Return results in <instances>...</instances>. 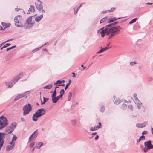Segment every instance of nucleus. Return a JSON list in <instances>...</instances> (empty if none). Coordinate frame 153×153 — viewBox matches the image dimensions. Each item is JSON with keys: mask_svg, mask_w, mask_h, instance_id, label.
<instances>
[{"mask_svg": "<svg viewBox=\"0 0 153 153\" xmlns=\"http://www.w3.org/2000/svg\"><path fill=\"white\" fill-rule=\"evenodd\" d=\"M113 25L112 23L108 25L105 27L98 30L97 33H99L100 31V34H101V36L102 37H104L105 34L107 35L110 34L108 37V39H110L116 34L117 32L120 30V26L111 27Z\"/></svg>", "mask_w": 153, "mask_h": 153, "instance_id": "f257e3e1", "label": "nucleus"}, {"mask_svg": "<svg viewBox=\"0 0 153 153\" xmlns=\"http://www.w3.org/2000/svg\"><path fill=\"white\" fill-rule=\"evenodd\" d=\"M14 21L16 26L20 27H25L24 25L25 24H24V20L21 16L19 15L16 16L14 18Z\"/></svg>", "mask_w": 153, "mask_h": 153, "instance_id": "f03ea898", "label": "nucleus"}, {"mask_svg": "<svg viewBox=\"0 0 153 153\" xmlns=\"http://www.w3.org/2000/svg\"><path fill=\"white\" fill-rule=\"evenodd\" d=\"M45 113V111L43 108L40 109L33 114L32 117V120L33 121H36L37 118L44 114Z\"/></svg>", "mask_w": 153, "mask_h": 153, "instance_id": "7ed1b4c3", "label": "nucleus"}, {"mask_svg": "<svg viewBox=\"0 0 153 153\" xmlns=\"http://www.w3.org/2000/svg\"><path fill=\"white\" fill-rule=\"evenodd\" d=\"M22 76V74L21 73H19L18 75L15 76L9 83L6 82L5 84L7 85L8 84H9L8 88H10L21 78Z\"/></svg>", "mask_w": 153, "mask_h": 153, "instance_id": "20e7f679", "label": "nucleus"}, {"mask_svg": "<svg viewBox=\"0 0 153 153\" xmlns=\"http://www.w3.org/2000/svg\"><path fill=\"white\" fill-rule=\"evenodd\" d=\"M8 121L7 118L4 116L0 117V129L1 130L7 126L8 125Z\"/></svg>", "mask_w": 153, "mask_h": 153, "instance_id": "39448f33", "label": "nucleus"}, {"mask_svg": "<svg viewBox=\"0 0 153 153\" xmlns=\"http://www.w3.org/2000/svg\"><path fill=\"white\" fill-rule=\"evenodd\" d=\"M23 115L25 116L29 114L30 112L32 110V107L31 105L28 103L27 105H26L24 106L23 109Z\"/></svg>", "mask_w": 153, "mask_h": 153, "instance_id": "423d86ee", "label": "nucleus"}, {"mask_svg": "<svg viewBox=\"0 0 153 153\" xmlns=\"http://www.w3.org/2000/svg\"><path fill=\"white\" fill-rule=\"evenodd\" d=\"M151 141L150 140L144 142L145 148H143V151L145 153L152 149H153V145L151 144Z\"/></svg>", "mask_w": 153, "mask_h": 153, "instance_id": "0eeeda50", "label": "nucleus"}, {"mask_svg": "<svg viewBox=\"0 0 153 153\" xmlns=\"http://www.w3.org/2000/svg\"><path fill=\"white\" fill-rule=\"evenodd\" d=\"M33 16H30L26 20V22L27 24V26H25V25L24 28L26 29L30 28L32 27L34 23V21L33 20H32V18Z\"/></svg>", "mask_w": 153, "mask_h": 153, "instance_id": "6e6552de", "label": "nucleus"}, {"mask_svg": "<svg viewBox=\"0 0 153 153\" xmlns=\"http://www.w3.org/2000/svg\"><path fill=\"white\" fill-rule=\"evenodd\" d=\"M7 135L5 133L0 132V150L3 146L4 143V139L5 138V135Z\"/></svg>", "mask_w": 153, "mask_h": 153, "instance_id": "1a4fd4ad", "label": "nucleus"}, {"mask_svg": "<svg viewBox=\"0 0 153 153\" xmlns=\"http://www.w3.org/2000/svg\"><path fill=\"white\" fill-rule=\"evenodd\" d=\"M37 9L39 11H40L42 10V13H44L45 11L43 9V6L42 4H37L36 3H35Z\"/></svg>", "mask_w": 153, "mask_h": 153, "instance_id": "9d476101", "label": "nucleus"}, {"mask_svg": "<svg viewBox=\"0 0 153 153\" xmlns=\"http://www.w3.org/2000/svg\"><path fill=\"white\" fill-rule=\"evenodd\" d=\"M147 124L146 122H144L142 124H137L136 125V126L138 128H143L145 127Z\"/></svg>", "mask_w": 153, "mask_h": 153, "instance_id": "9b49d317", "label": "nucleus"}, {"mask_svg": "<svg viewBox=\"0 0 153 153\" xmlns=\"http://www.w3.org/2000/svg\"><path fill=\"white\" fill-rule=\"evenodd\" d=\"M101 48V49L97 53V54H99L107 50L108 49H110L111 48L110 47H106L103 48H102V47Z\"/></svg>", "mask_w": 153, "mask_h": 153, "instance_id": "f8f14e48", "label": "nucleus"}, {"mask_svg": "<svg viewBox=\"0 0 153 153\" xmlns=\"http://www.w3.org/2000/svg\"><path fill=\"white\" fill-rule=\"evenodd\" d=\"M60 98L59 96H57L56 97L55 96L52 99V102L54 103H56Z\"/></svg>", "mask_w": 153, "mask_h": 153, "instance_id": "ddd939ff", "label": "nucleus"}, {"mask_svg": "<svg viewBox=\"0 0 153 153\" xmlns=\"http://www.w3.org/2000/svg\"><path fill=\"white\" fill-rule=\"evenodd\" d=\"M13 130V129L9 126L6 128V131L8 132V134L11 133Z\"/></svg>", "mask_w": 153, "mask_h": 153, "instance_id": "4468645a", "label": "nucleus"}, {"mask_svg": "<svg viewBox=\"0 0 153 153\" xmlns=\"http://www.w3.org/2000/svg\"><path fill=\"white\" fill-rule=\"evenodd\" d=\"M121 18L120 17L117 18L116 17H113L112 18H110L109 19V21L108 22V23H109L110 22H112L116 20L121 19Z\"/></svg>", "mask_w": 153, "mask_h": 153, "instance_id": "2eb2a0df", "label": "nucleus"}, {"mask_svg": "<svg viewBox=\"0 0 153 153\" xmlns=\"http://www.w3.org/2000/svg\"><path fill=\"white\" fill-rule=\"evenodd\" d=\"M43 143L42 142H38L36 144V147L38 149H39L41 148V147L43 145Z\"/></svg>", "mask_w": 153, "mask_h": 153, "instance_id": "dca6fc26", "label": "nucleus"}, {"mask_svg": "<svg viewBox=\"0 0 153 153\" xmlns=\"http://www.w3.org/2000/svg\"><path fill=\"white\" fill-rule=\"evenodd\" d=\"M14 148V145L13 146H7L6 147V150L7 151H10L12 150Z\"/></svg>", "mask_w": 153, "mask_h": 153, "instance_id": "f3484780", "label": "nucleus"}, {"mask_svg": "<svg viewBox=\"0 0 153 153\" xmlns=\"http://www.w3.org/2000/svg\"><path fill=\"white\" fill-rule=\"evenodd\" d=\"M43 14H42L40 16H39L36 17L35 18V20L37 22H39L41 20Z\"/></svg>", "mask_w": 153, "mask_h": 153, "instance_id": "a211bd4d", "label": "nucleus"}, {"mask_svg": "<svg viewBox=\"0 0 153 153\" xmlns=\"http://www.w3.org/2000/svg\"><path fill=\"white\" fill-rule=\"evenodd\" d=\"M17 124L16 123H13L10 125H9L14 130L16 127Z\"/></svg>", "mask_w": 153, "mask_h": 153, "instance_id": "6ab92c4d", "label": "nucleus"}, {"mask_svg": "<svg viewBox=\"0 0 153 153\" xmlns=\"http://www.w3.org/2000/svg\"><path fill=\"white\" fill-rule=\"evenodd\" d=\"M37 131V130H36L29 137V141H30L31 140V138L33 137V135L34 136L33 137V139L34 138H35V139L36 137H35L34 135H35V133L36 132V131Z\"/></svg>", "mask_w": 153, "mask_h": 153, "instance_id": "aec40b11", "label": "nucleus"}, {"mask_svg": "<svg viewBox=\"0 0 153 153\" xmlns=\"http://www.w3.org/2000/svg\"><path fill=\"white\" fill-rule=\"evenodd\" d=\"M27 92H28L29 94L30 93V91H26V92H25L24 93L20 94H19V97L20 98H22L25 97V95H27L26 93Z\"/></svg>", "mask_w": 153, "mask_h": 153, "instance_id": "412c9836", "label": "nucleus"}, {"mask_svg": "<svg viewBox=\"0 0 153 153\" xmlns=\"http://www.w3.org/2000/svg\"><path fill=\"white\" fill-rule=\"evenodd\" d=\"M49 98H46L45 97H43V101L42 102V100H41V105H43L45 104L46 102L49 100Z\"/></svg>", "mask_w": 153, "mask_h": 153, "instance_id": "4be33fe9", "label": "nucleus"}, {"mask_svg": "<svg viewBox=\"0 0 153 153\" xmlns=\"http://www.w3.org/2000/svg\"><path fill=\"white\" fill-rule=\"evenodd\" d=\"M30 7L29 8V9L28 10V12L31 11V12H34L35 11V9L33 5H30Z\"/></svg>", "mask_w": 153, "mask_h": 153, "instance_id": "5701e85b", "label": "nucleus"}, {"mask_svg": "<svg viewBox=\"0 0 153 153\" xmlns=\"http://www.w3.org/2000/svg\"><path fill=\"white\" fill-rule=\"evenodd\" d=\"M84 3H82L81 5H80L77 8L76 11H75V9L76 8V7H74V14H76L77 13L79 9L81 7L82 5Z\"/></svg>", "mask_w": 153, "mask_h": 153, "instance_id": "b1692460", "label": "nucleus"}, {"mask_svg": "<svg viewBox=\"0 0 153 153\" xmlns=\"http://www.w3.org/2000/svg\"><path fill=\"white\" fill-rule=\"evenodd\" d=\"M71 122L72 123V125L74 126H75L77 123V120L76 119H73L71 120Z\"/></svg>", "mask_w": 153, "mask_h": 153, "instance_id": "393cba45", "label": "nucleus"}, {"mask_svg": "<svg viewBox=\"0 0 153 153\" xmlns=\"http://www.w3.org/2000/svg\"><path fill=\"white\" fill-rule=\"evenodd\" d=\"M52 87V84H49L48 85H47L45 86L43 88L44 89H51Z\"/></svg>", "mask_w": 153, "mask_h": 153, "instance_id": "a878e982", "label": "nucleus"}, {"mask_svg": "<svg viewBox=\"0 0 153 153\" xmlns=\"http://www.w3.org/2000/svg\"><path fill=\"white\" fill-rule=\"evenodd\" d=\"M64 89H62L60 91V95L59 96V97L61 98H62V96L63 95V94H64Z\"/></svg>", "mask_w": 153, "mask_h": 153, "instance_id": "bb28decb", "label": "nucleus"}, {"mask_svg": "<svg viewBox=\"0 0 153 153\" xmlns=\"http://www.w3.org/2000/svg\"><path fill=\"white\" fill-rule=\"evenodd\" d=\"M108 17L106 16L101 19L100 21V23H102L105 21V20L108 18Z\"/></svg>", "mask_w": 153, "mask_h": 153, "instance_id": "cd10ccee", "label": "nucleus"}, {"mask_svg": "<svg viewBox=\"0 0 153 153\" xmlns=\"http://www.w3.org/2000/svg\"><path fill=\"white\" fill-rule=\"evenodd\" d=\"M72 96V93L71 92H69L68 93V101H70L71 99Z\"/></svg>", "mask_w": 153, "mask_h": 153, "instance_id": "c85d7f7f", "label": "nucleus"}, {"mask_svg": "<svg viewBox=\"0 0 153 153\" xmlns=\"http://www.w3.org/2000/svg\"><path fill=\"white\" fill-rule=\"evenodd\" d=\"M137 18H135L134 19H132L131 21L129 22V24H131L134 22H135L136 21V20L137 19Z\"/></svg>", "mask_w": 153, "mask_h": 153, "instance_id": "c756f323", "label": "nucleus"}, {"mask_svg": "<svg viewBox=\"0 0 153 153\" xmlns=\"http://www.w3.org/2000/svg\"><path fill=\"white\" fill-rule=\"evenodd\" d=\"M105 108L104 106H102L100 109V111L102 112H104L105 110Z\"/></svg>", "mask_w": 153, "mask_h": 153, "instance_id": "7c9ffc66", "label": "nucleus"}, {"mask_svg": "<svg viewBox=\"0 0 153 153\" xmlns=\"http://www.w3.org/2000/svg\"><path fill=\"white\" fill-rule=\"evenodd\" d=\"M62 83L61 80H59L56 81V82L54 84V85H57L61 84Z\"/></svg>", "mask_w": 153, "mask_h": 153, "instance_id": "2f4dec72", "label": "nucleus"}, {"mask_svg": "<svg viewBox=\"0 0 153 153\" xmlns=\"http://www.w3.org/2000/svg\"><path fill=\"white\" fill-rule=\"evenodd\" d=\"M56 91H54L53 94L51 95L52 99L54 97L56 96Z\"/></svg>", "mask_w": 153, "mask_h": 153, "instance_id": "473e14b6", "label": "nucleus"}, {"mask_svg": "<svg viewBox=\"0 0 153 153\" xmlns=\"http://www.w3.org/2000/svg\"><path fill=\"white\" fill-rule=\"evenodd\" d=\"M127 105L125 104H123L122 106H121V108L123 109H125L127 108Z\"/></svg>", "mask_w": 153, "mask_h": 153, "instance_id": "72a5a7b5", "label": "nucleus"}, {"mask_svg": "<svg viewBox=\"0 0 153 153\" xmlns=\"http://www.w3.org/2000/svg\"><path fill=\"white\" fill-rule=\"evenodd\" d=\"M101 126V123L100 122H99L98 123V125H97V126H95V128H96V129H97L98 128H99Z\"/></svg>", "mask_w": 153, "mask_h": 153, "instance_id": "f704fd0d", "label": "nucleus"}, {"mask_svg": "<svg viewBox=\"0 0 153 153\" xmlns=\"http://www.w3.org/2000/svg\"><path fill=\"white\" fill-rule=\"evenodd\" d=\"M11 45V44L10 43H7L5 44L4 46H3V48H6L8 46H10Z\"/></svg>", "mask_w": 153, "mask_h": 153, "instance_id": "c9c22d12", "label": "nucleus"}, {"mask_svg": "<svg viewBox=\"0 0 153 153\" xmlns=\"http://www.w3.org/2000/svg\"><path fill=\"white\" fill-rule=\"evenodd\" d=\"M19 95H18L14 100L15 101H16L20 99Z\"/></svg>", "mask_w": 153, "mask_h": 153, "instance_id": "e433bc0d", "label": "nucleus"}, {"mask_svg": "<svg viewBox=\"0 0 153 153\" xmlns=\"http://www.w3.org/2000/svg\"><path fill=\"white\" fill-rule=\"evenodd\" d=\"M17 139V137L15 136L14 135L12 137V140L13 141H16Z\"/></svg>", "mask_w": 153, "mask_h": 153, "instance_id": "4c0bfd02", "label": "nucleus"}, {"mask_svg": "<svg viewBox=\"0 0 153 153\" xmlns=\"http://www.w3.org/2000/svg\"><path fill=\"white\" fill-rule=\"evenodd\" d=\"M133 96L136 100H138V99L137 97V95L136 94H134Z\"/></svg>", "mask_w": 153, "mask_h": 153, "instance_id": "58836bf2", "label": "nucleus"}, {"mask_svg": "<svg viewBox=\"0 0 153 153\" xmlns=\"http://www.w3.org/2000/svg\"><path fill=\"white\" fill-rule=\"evenodd\" d=\"M128 109L132 110L133 109V107L131 105H130L128 106Z\"/></svg>", "mask_w": 153, "mask_h": 153, "instance_id": "ea45409f", "label": "nucleus"}, {"mask_svg": "<svg viewBox=\"0 0 153 153\" xmlns=\"http://www.w3.org/2000/svg\"><path fill=\"white\" fill-rule=\"evenodd\" d=\"M119 101V100H116L114 102V103L116 104H118L121 102H118Z\"/></svg>", "mask_w": 153, "mask_h": 153, "instance_id": "a19ab883", "label": "nucleus"}, {"mask_svg": "<svg viewBox=\"0 0 153 153\" xmlns=\"http://www.w3.org/2000/svg\"><path fill=\"white\" fill-rule=\"evenodd\" d=\"M116 9V8L112 7L111 8L110 10H108L109 12H112L115 9Z\"/></svg>", "mask_w": 153, "mask_h": 153, "instance_id": "79ce46f5", "label": "nucleus"}, {"mask_svg": "<svg viewBox=\"0 0 153 153\" xmlns=\"http://www.w3.org/2000/svg\"><path fill=\"white\" fill-rule=\"evenodd\" d=\"M137 105H141L142 104V103L139 100H137Z\"/></svg>", "mask_w": 153, "mask_h": 153, "instance_id": "37998d69", "label": "nucleus"}, {"mask_svg": "<svg viewBox=\"0 0 153 153\" xmlns=\"http://www.w3.org/2000/svg\"><path fill=\"white\" fill-rule=\"evenodd\" d=\"M145 137L144 136L142 135L140 137V139H142V140H143L145 139Z\"/></svg>", "mask_w": 153, "mask_h": 153, "instance_id": "c03bdc74", "label": "nucleus"}, {"mask_svg": "<svg viewBox=\"0 0 153 153\" xmlns=\"http://www.w3.org/2000/svg\"><path fill=\"white\" fill-rule=\"evenodd\" d=\"M9 144H10V145H11V146H13V145H14V147L15 146V143L14 142H13V141H11V142H10V143H9Z\"/></svg>", "mask_w": 153, "mask_h": 153, "instance_id": "a18cd8bd", "label": "nucleus"}, {"mask_svg": "<svg viewBox=\"0 0 153 153\" xmlns=\"http://www.w3.org/2000/svg\"><path fill=\"white\" fill-rule=\"evenodd\" d=\"M10 23L6 24V26L4 27V28L6 27H10Z\"/></svg>", "mask_w": 153, "mask_h": 153, "instance_id": "49530a36", "label": "nucleus"}, {"mask_svg": "<svg viewBox=\"0 0 153 153\" xmlns=\"http://www.w3.org/2000/svg\"><path fill=\"white\" fill-rule=\"evenodd\" d=\"M147 131H144L142 132V134L143 135L144 134H147Z\"/></svg>", "mask_w": 153, "mask_h": 153, "instance_id": "de8ad7c7", "label": "nucleus"}, {"mask_svg": "<svg viewBox=\"0 0 153 153\" xmlns=\"http://www.w3.org/2000/svg\"><path fill=\"white\" fill-rule=\"evenodd\" d=\"M1 24H2V26L4 28V27H6V23H4V22H2L1 23Z\"/></svg>", "mask_w": 153, "mask_h": 153, "instance_id": "09e8293b", "label": "nucleus"}, {"mask_svg": "<svg viewBox=\"0 0 153 153\" xmlns=\"http://www.w3.org/2000/svg\"><path fill=\"white\" fill-rule=\"evenodd\" d=\"M34 145V143H32L30 144V147L31 148H32L33 146Z\"/></svg>", "mask_w": 153, "mask_h": 153, "instance_id": "8fccbe9b", "label": "nucleus"}, {"mask_svg": "<svg viewBox=\"0 0 153 153\" xmlns=\"http://www.w3.org/2000/svg\"><path fill=\"white\" fill-rule=\"evenodd\" d=\"M69 84H68V83L66 84L65 87V90H66L68 88L69 85Z\"/></svg>", "mask_w": 153, "mask_h": 153, "instance_id": "3c124183", "label": "nucleus"}, {"mask_svg": "<svg viewBox=\"0 0 153 153\" xmlns=\"http://www.w3.org/2000/svg\"><path fill=\"white\" fill-rule=\"evenodd\" d=\"M90 130H91V131H94L95 130H96V128H95V127H94V128H93V127H91V128Z\"/></svg>", "mask_w": 153, "mask_h": 153, "instance_id": "603ef678", "label": "nucleus"}, {"mask_svg": "<svg viewBox=\"0 0 153 153\" xmlns=\"http://www.w3.org/2000/svg\"><path fill=\"white\" fill-rule=\"evenodd\" d=\"M118 22H118L116 21L112 23L113 25L117 24H118Z\"/></svg>", "mask_w": 153, "mask_h": 153, "instance_id": "864d4df0", "label": "nucleus"}, {"mask_svg": "<svg viewBox=\"0 0 153 153\" xmlns=\"http://www.w3.org/2000/svg\"><path fill=\"white\" fill-rule=\"evenodd\" d=\"M21 121H24V122H25L26 121L25 120V119H24V118H23V117L21 118Z\"/></svg>", "mask_w": 153, "mask_h": 153, "instance_id": "5fc2aeb1", "label": "nucleus"}, {"mask_svg": "<svg viewBox=\"0 0 153 153\" xmlns=\"http://www.w3.org/2000/svg\"><path fill=\"white\" fill-rule=\"evenodd\" d=\"M42 47H43V46H42L41 47H40V48H36V49H35V50H33V51H35V50H36V51H38V50H39V49L40 48H41Z\"/></svg>", "mask_w": 153, "mask_h": 153, "instance_id": "6e6d98bb", "label": "nucleus"}, {"mask_svg": "<svg viewBox=\"0 0 153 153\" xmlns=\"http://www.w3.org/2000/svg\"><path fill=\"white\" fill-rule=\"evenodd\" d=\"M57 86H64L65 85V84L57 85Z\"/></svg>", "mask_w": 153, "mask_h": 153, "instance_id": "4d7b16f0", "label": "nucleus"}, {"mask_svg": "<svg viewBox=\"0 0 153 153\" xmlns=\"http://www.w3.org/2000/svg\"><path fill=\"white\" fill-rule=\"evenodd\" d=\"M98 138H99V136H98V135H97L96 136V137H95V138L94 139H95V140H97L98 139Z\"/></svg>", "mask_w": 153, "mask_h": 153, "instance_id": "13d9d810", "label": "nucleus"}, {"mask_svg": "<svg viewBox=\"0 0 153 153\" xmlns=\"http://www.w3.org/2000/svg\"><path fill=\"white\" fill-rule=\"evenodd\" d=\"M142 139H140V138L137 140V143L139 142Z\"/></svg>", "mask_w": 153, "mask_h": 153, "instance_id": "bf43d9fd", "label": "nucleus"}, {"mask_svg": "<svg viewBox=\"0 0 153 153\" xmlns=\"http://www.w3.org/2000/svg\"><path fill=\"white\" fill-rule=\"evenodd\" d=\"M13 40V39H9V40L6 41L5 42H9V41H12V40Z\"/></svg>", "mask_w": 153, "mask_h": 153, "instance_id": "052dcab7", "label": "nucleus"}, {"mask_svg": "<svg viewBox=\"0 0 153 153\" xmlns=\"http://www.w3.org/2000/svg\"><path fill=\"white\" fill-rule=\"evenodd\" d=\"M16 45L13 46H12V47H11V49H13V48H16Z\"/></svg>", "mask_w": 153, "mask_h": 153, "instance_id": "680f3d73", "label": "nucleus"}, {"mask_svg": "<svg viewBox=\"0 0 153 153\" xmlns=\"http://www.w3.org/2000/svg\"><path fill=\"white\" fill-rule=\"evenodd\" d=\"M152 4H153V3H150L149 2L147 3L146 4H148V5H152Z\"/></svg>", "mask_w": 153, "mask_h": 153, "instance_id": "e2e57ef3", "label": "nucleus"}, {"mask_svg": "<svg viewBox=\"0 0 153 153\" xmlns=\"http://www.w3.org/2000/svg\"><path fill=\"white\" fill-rule=\"evenodd\" d=\"M72 74H73V76L74 77H75L76 76L75 73H73Z\"/></svg>", "mask_w": 153, "mask_h": 153, "instance_id": "0e129e2a", "label": "nucleus"}, {"mask_svg": "<svg viewBox=\"0 0 153 153\" xmlns=\"http://www.w3.org/2000/svg\"><path fill=\"white\" fill-rule=\"evenodd\" d=\"M6 43L5 42V41L2 43H1L0 45V46H1L4 44V43Z\"/></svg>", "mask_w": 153, "mask_h": 153, "instance_id": "69168bd1", "label": "nucleus"}, {"mask_svg": "<svg viewBox=\"0 0 153 153\" xmlns=\"http://www.w3.org/2000/svg\"><path fill=\"white\" fill-rule=\"evenodd\" d=\"M11 49L10 47V48H7V49H6V51H9V50H11Z\"/></svg>", "mask_w": 153, "mask_h": 153, "instance_id": "338daca9", "label": "nucleus"}, {"mask_svg": "<svg viewBox=\"0 0 153 153\" xmlns=\"http://www.w3.org/2000/svg\"><path fill=\"white\" fill-rule=\"evenodd\" d=\"M19 8H16L15 9V10L17 11H19Z\"/></svg>", "mask_w": 153, "mask_h": 153, "instance_id": "774afa93", "label": "nucleus"}]
</instances>
